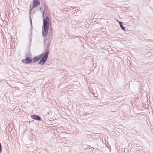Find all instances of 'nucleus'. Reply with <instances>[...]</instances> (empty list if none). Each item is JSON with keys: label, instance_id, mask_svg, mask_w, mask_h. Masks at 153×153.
<instances>
[{"label": "nucleus", "instance_id": "2", "mask_svg": "<svg viewBox=\"0 0 153 153\" xmlns=\"http://www.w3.org/2000/svg\"><path fill=\"white\" fill-rule=\"evenodd\" d=\"M49 26V18L47 16L43 20V25L42 27H48Z\"/></svg>", "mask_w": 153, "mask_h": 153}, {"label": "nucleus", "instance_id": "6", "mask_svg": "<svg viewBox=\"0 0 153 153\" xmlns=\"http://www.w3.org/2000/svg\"><path fill=\"white\" fill-rule=\"evenodd\" d=\"M31 117L32 119H35L36 120L40 121L41 120L40 117L38 115H31Z\"/></svg>", "mask_w": 153, "mask_h": 153}, {"label": "nucleus", "instance_id": "1", "mask_svg": "<svg viewBox=\"0 0 153 153\" xmlns=\"http://www.w3.org/2000/svg\"><path fill=\"white\" fill-rule=\"evenodd\" d=\"M42 55L43 54H40L39 56H35L33 59L34 61L36 62L38 60H40L42 58V59L39 62V64L42 65L46 61L48 58V53H47L45 55H44L43 57L42 58Z\"/></svg>", "mask_w": 153, "mask_h": 153}, {"label": "nucleus", "instance_id": "5", "mask_svg": "<svg viewBox=\"0 0 153 153\" xmlns=\"http://www.w3.org/2000/svg\"><path fill=\"white\" fill-rule=\"evenodd\" d=\"M40 5V3L38 0H34L33 1V6L32 7L35 8Z\"/></svg>", "mask_w": 153, "mask_h": 153}, {"label": "nucleus", "instance_id": "4", "mask_svg": "<svg viewBox=\"0 0 153 153\" xmlns=\"http://www.w3.org/2000/svg\"><path fill=\"white\" fill-rule=\"evenodd\" d=\"M43 28L42 30V35L44 36H46L47 34L48 27H42Z\"/></svg>", "mask_w": 153, "mask_h": 153}, {"label": "nucleus", "instance_id": "3", "mask_svg": "<svg viewBox=\"0 0 153 153\" xmlns=\"http://www.w3.org/2000/svg\"><path fill=\"white\" fill-rule=\"evenodd\" d=\"M32 59L30 58L29 57H27L26 58L23 59L22 60V62L25 64H27L30 63L32 62Z\"/></svg>", "mask_w": 153, "mask_h": 153}, {"label": "nucleus", "instance_id": "7", "mask_svg": "<svg viewBox=\"0 0 153 153\" xmlns=\"http://www.w3.org/2000/svg\"><path fill=\"white\" fill-rule=\"evenodd\" d=\"M122 22H119V24L120 25V26L121 27V28L124 31H125V27L123 26L122 25Z\"/></svg>", "mask_w": 153, "mask_h": 153}]
</instances>
